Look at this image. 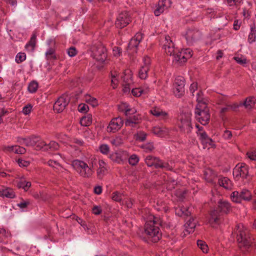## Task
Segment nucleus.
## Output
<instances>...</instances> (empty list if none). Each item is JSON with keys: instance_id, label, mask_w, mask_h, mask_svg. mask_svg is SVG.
Listing matches in <instances>:
<instances>
[{"instance_id": "1", "label": "nucleus", "mask_w": 256, "mask_h": 256, "mask_svg": "<svg viewBox=\"0 0 256 256\" xmlns=\"http://www.w3.org/2000/svg\"><path fill=\"white\" fill-rule=\"evenodd\" d=\"M163 221L160 216H150L144 225V234L148 240L157 242L162 238L159 226H163Z\"/></svg>"}, {"instance_id": "2", "label": "nucleus", "mask_w": 256, "mask_h": 256, "mask_svg": "<svg viewBox=\"0 0 256 256\" xmlns=\"http://www.w3.org/2000/svg\"><path fill=\"white\" fill-rule=\"evenodd\" d=\"M234 232L236 234L238 247L240 248L248 249L252 246V240L248 230L242 224H239L236 226Z\"/></svg>"}, {"instance_id": "3", "label": "nucleus", "mask_w": 256, "mask_h": 256, "mask_svg": "<svg viewBox=\"0 0 256 256\" xmlns=\"http://www.w3.org/2000/svg\"><path fill=\"white\" fill-rule=\"evenodd\" d=\"M201 93L202 92L200 91L197 94L198 96L197 98L198 104L195 110V116L198 122L205 126L208 123L210 116L206 104L200 100L199 96Z\"/></svg>"}, {"instance_id": "4", "label": "nucleus", "mask_w": 256, "mask_h": 256, "mask_svg": "<svg viewBox=\"0 0 256 256\" xmlns=\"http://www.w3.org/2000/svg\"><path fill=\"white\" fill-rule=\"evenodd\" d=\"M231 210V206L228 201L220 200L218 202L216 210H212L210 213L209 223L211 224H219L220 222V212L227 214Z\"/></svg>"}, {"instance_id": "5", "label": "nucleus", "mask_w": 256, "mask_h": 256, "mask_svg": "<svg viewBox=\"0 0 256 256\" xmlns=\"http://www.w3.org/2000/svg\"><path fill=\"white\" fill-rule=\"evenodd\" d=\"M73 165L79 174L84 178H90L93 175L94 171L87 164L82 160H74Z\"/></svg>"}, {"instance_id": "6", "label": "nucleus", "mask_w": 256, "mask_h": 256, "mask_svg": "<svg viewBox=\"0 0 256 256\" xmlns=\"http://www.w3.org/2000/svg\"><path fill=\"white\" fill-rule=\"evenodd\" d=\"M92 56L96 60L103 62L107 57L106 50L104 46L99 44L94 46L92 48Z\"/></svg>"}, {"instance_id": "7", "label": "nucleus", "mask_w": 256, "mask_h": 256, "mask_svg": "<svg viewBox=\"0 0 256 256\" xmlns=\"http://www.w3.org/2000/svg\"><path fill=\"white\" fill-rule=\"evenodd\" d=\"M178 126L181 132L189 134L192 128L190 116L186 114H180L178 122Z\"/></svg>"}, {"instance_id": "8", "label": "nucleus", "mask_w": 256, "mask_h": 256, "mask_svg": "<svg viewBox=\"0 0 256 256\" xmlns=\"http://www.w3.org/2000/svg\"><path fill=\"white\" fill-rule=\"evenodd\" d=\"M252 198V194L248 190L243 189L240 192L234 191L231 194V198L234 202L240 203L242 200L250 201Z\"/></svg>"}, {"instance_id": "9", "label": "nucleus", "mask_w": 256, "mask_h": 256, "mask_svg": "<svg viewBox=\"0 0 256 256\" xmlns=\"http://www.w3.org/2000/svg\"><path fill=\"white\" fill-rule=\"evenodd\" d=\"M185 80L182 76H177L173 84L174 93L178 98H180L184 94Z\"/></svg>"}, {"instance_id": "10", "label": "nucleus", "mask_w": 256, "mask_h": 256, "mask_svg": "<svg viewBox=\"0 0 256 256\" xmlns=\"http://www.w3.org/2000/svg\"><path fill=\"white\" fill-rule=\"evenodd\" d=\"M70 101L68 96L63 94L60 96L54 104V110L59 113L62 112Z\"/></svg>"}, {"instance_id": "11", "label": "nucleus", "mask_w": 256, "mask_h": 256, "mask_svg": "<svg viewBox=\"0 0 256 256\" xmlns=\"http://www.w3.org/2000/svg\"><path fill=\"white\" fill-rule=\"evenodd\" d=\"M248 174V167L244 163L238 164L233 170V176L238 180L240 178H246Z\"/></svg>"}, {"instance_id": "12", "label": "nucleus", "mask_w": 256, "mask_h": 256, "mask_svg": "<svg viewBox=\"0 0 256 256\" xmlns=\"http://www.w3.org/2000/svg\"><path fill=\"white\" fill-rule=\"evenodd\" d=\"M130 22L131 18L128 12H123L118 14L115 24L116 28L122 29L128 26Z\"/></svg>"}, {"instance_id": "13", "label": "nucleus", "mask_w": 256, "mask_h": 256, "mask_svg": "<svg viewBox=\"0 0 256 256\" xmlns=\"http://www.w3.org/2000/svg\"><path fill=\"white\" fill-rule=\"evenodd\" d=\"M200 32L194 29L188 30L185 34V37L188 44L192 45L197 42L200 38Z\"/></svg>"}, {"instance_id": "14", "label": "nucleus", "mask_w": 256, "mask_h": 256, "mask_svg": "<svg viewBox=\"0 0 256 256\" xmlns=\"http://www.w3.org/2000/svg\"><path fill=\"white\" fill-rule=\"evenodd\" d=\"M123 124L124 121L122 118H113L107 127V130L109 132H115L122 128Z\"/></svg>"}, {"instance_id": "15", "label": "nucleus", "mask_w": 256, "mask_h": 256, "mask_svg": "<svg viewBox=\"0 0 256 256\" xmlns=\"http://www.w3.org/2000/svg\"><path fill=\"white\" fill-rule=\"evenodd\" d=\"M143 36L144 34L141 32L136 33L134 37L132 38L129 42L128 46V49L133 50L134 52H136L138 46L142 40Z\"/></svg>"}, {"instance_id": "16", "label": "nucleus", "mask_w": 256, "mask_h": 256, "mask_svg": "<svg viewBox=\"0 0 256 256\" xmlns=\"http://www.w3.org/2000/svg\"><path fill=\"white\" fill-rule=\"evenodd\" d=\"M21 140L24 142L26 146H34L35 149L37 150H42L44 151V147L46 146V143L42 140L36 141L34 140H28L25 138H19L18 141L21 142Z\"/></svg>"}, {"instance_id": "17", "label": "nucleus", "mask_w": 256, "mask_h": 256, "mask_svg": "<svg viewBox=\"0 0 256 256\" xmlns=\"http://www.w3.org/2000/svg\"><path fill=\"white\" fill-rule=\"evenodd\" d=\"M171 2L170 0H159L158 7L154 10V14L156 16H158L164 12V10L170 6Z\"/></svg>"}, {"instance_id": "18", "label": "nucleus", "mask_w": 256, "mask_h": 256, "mask_svg": "<svg viewBox=\"0 0 256 256\" xmlns=\"http://www.w3.org/2000/svg\"><path fill=\"white\" fill-rule=\"evenodd\" d=\"M150 112L154 116L158 118L160 120H166L168 118V115L167 112L163 111L158 108H153L150 110Z\"/></svg>"}, {"instance_id": "19", "label": "nucleus", "mask_w": 256, "mask_h": 256, "mask_svg": "<svg viewBox=\"0 0 256 256\" xmlns=\"http://www.w3.org/2000/svg\"><path fill=\"white\" fill-rule=\"evenodd\" d=\"M124 153L121 151H118L112 153L110 156V158L114 162L118 164H122L124 162L123 158Z\"/></svg>"}, {"instance_id": "20", "label": "nucleus", "mask_w": 256, "mask_h": 256, "mask_svg": "<svg viewBox=\"0 0 256 256\" xmlns=\"http://www.w3.org/2000/svg\"><path fill=\"white\" fill-rule=\"evenodd\" d=\"M218 183L220 186L227 190L231 189L232 186L231 180L227 177L219 178Z\"/></svg>"}, {"instance_id": "21", "label": "nucleus", "mask_w": 256, "mask_h": 256, "mask_svg": "<svg viewBox=\"0 0 256 256\" xmlns=\"http://www.w3.org/2000/svg\"><path fill=\"white\" fill-rule=\"evenodd\" d=\"M0 196L9 198H14L16 197V194L12 188H6L1 189Z\"/></svg>"}, {"instance_id": "22", "label": "nucleus", "mask_w": 256, "mask_h": 256, "mask_svg": "<svg viewBox=\"0 0 256 256\" xmlns=\"http://www.w3.org/2000/svg\"><path fill=\"white\" fill-rule=\"evenodd\" d=\"M152 131L154 134L160 137H164L168 134V129L165 127L154 126Z\"/></svg>"}, {"instance_id": "23", "label": "nucleus", "mask_w": 256, "mask_h": 256, "mask_svg": "<svg viewBox=\"0 0 256 256\" xmlns=\"http://www.w3.org/2000/svg\"><path fill=\"white\" fill-rule=\"evenodd\" d=\"M196 220L194 218H190L185 224L186 231L188 233L192 232L194 231V228L196 226Z\"/></svg>"}, {"instance_id": "24", "label": "nucleus", "mask_w": 256, "mask_h": 256, "mask_svg": "<svg viewBox=\"0 0 256 256\" xmlns=\"http://www.w3.org/2000/svg\"><path fill=\"white\" fill-rule=\"evenodd\" d=\"M239 108V105L236 103L232 104H226V106L221 108L220 113L222 115H224L226 112L230 110L236 111Z\"/></svg>"}, {"instance_id": "25", "label": "nucleus", "mask_w": 256, "mask_h": 256, "mask_svg": "<svg viewBox=\"0 0 256 256\" xmlns=\"http://www.w3.org/2000/svg\"><path fill=\"white\" fill-rule=\"evenodd\" d=\"M141 118L140 115L136 114L133 116H130L125 121V125H130V124H138L140 122Z\"/></svg>"}, {"instance_id": "26", "label": "nucleus", "mask_w": 256, "mask_h": 256, "mask_svg": "<svg viewBox=\"0 0 256 256\" xmlns=\"http://www.w3.org/2000/svg\"><path fill=\"white\" fill-rule=\"evenodd\" d=\"M173 56L174 60L180 64H182L186 62L184 53L182 50L180 52H178L177 53L174 54Z\"/></svg>"}, {"instance_id": "27", "label": "nucleus", "mask_w": 256, "mask_h": 256, "mask_svg": "<svg viewBox=\"0 0 256 256\" xmlns=\"http://www.w3.org/2000/svg\"><path fill=\"white\" fill-rule=\"evenodd\" d=\"M36 35L35 33H34L31 38L28 44L25 46V48L28 50L32 51L34 49L36 44Z\"/></svg>"}, {"instance_id": "28", "label": "nucleus", "mask_w": 256, "mask_h": 256, "mask_svg": "<svg viewBox=\"0 0 256 256\" xmlns=\"http://www.w3.org/2000/svg\"><path fill=\"white\" fill-rule=\"evenodd\" d=\"M204 179L208 182H212L215 177V174L213 170L208 168L204 170Z\"/></svg>"}, {"instance_id": "29", "label": "nucleus", "mask_w": 256, "mask_h": 256, "mask_svg": "<svg viewBox=\"0 0 256 256\" xmlns=\"http://www.w3.org/2000/svg\"><path fill=\"white\" fill-rule=\"evenodd\" d=\"M92 115L88 114L81 118L80 124L82 126H88L92 124Z\"/></svg>"}, {"instance_id": "30", "label": "nucleus", "mask_w": 256, "mask_h": 256, "mask_svg": "<svg viewBox=\"0 0 256 256\" xmlns=\"http://www.w3.org/2000/svg\"><path fill=\"white\" fill-rule=\"evenodd\" d=\"M6 148L8 151L14 152L15 153L18 154H24L26 152L25 148L20 146H8Z\"/></svg>"}, {"instance_id": "31", "label": "nucleus", "mask_w": 256, "mask_h": 256, "mask_svg": "<svg viewBox=\"0 0 256 256\" xmlns=\"http://www.w3.org/2000/svg\"><path fill=\"white\" fill-rule=\"evenodd\" d=\"M60 148L58 144L54 141H51L48 144H46L44 147V151H54L58 150Z\"/></svg>"}, {"instance_id": "32", "label": "nucleus", "mask_w": 256, "mask_h": 256, "mask_svg": "<svg viewBox=\"0 0 256 256\" xmlns=\"http://www.w3.org/2000/svg\"><path fill=\"white\" fill-rule=\"evenodd\" d=\"M150 70L147 66H142L138 72L139 77L141 79L145 80L148 76V72Z\"/></svg>"}, {"instance_id": "33", "label": "nucleus", "mask_w": 256, "mask_h": 256, "mask_svg": "<svg viewBox=\"0 0 256 256\" xmlns=\"http://www.w3.org/2000/svg\"><path fill=\"white\" fill-rule=\"evenodd\" d=\"M31 186L30 182H26L24 180H21L17 184V187L19 188H22L25 191H27Z\"/></svg>"}, {"instance_id": "34", "label": "nucleus", "mask_w": 256, "mask_h": 256, "mask_svg": "<svg viewBox=\"0 0 256 256\" xmlns=\"http://www.w3.org/2000/svg\"><path fill=\"white\" fill-rule=\"evenodd\" d=\"M254 98L252 97L246 98L244 102L240 104V106H244L246 108H250L252 107V104H254Z\"/></svg>"}, {"instance_id": "35", "label": "nucleus", "mask_w": 256, "mask_h": 256, "mask_svg": "<svg viewBox=\"0 0 256 256\" xmlns=\"http://www.w3.org/2000/svg\"><path fill=\"white\" fill-rule=\"evenodd\" d=\"M140 148L144 150L146 152H152L154 149V146L153 142H148L142 144Z\"/></svg>"}, {"instance_id": "36", "label": "nucleus", "mask_w": 256, "mask_h": 256, "mask_svg": "<svg viewBox=\"0 0 256 256\" xmlns=\"http://www.w3.org/2000/svg\"><path fill=\"white\" fill-rule=\"evenodd\" d=\"M146 136L147 134L143 131H139L134 135L136 140L140 142L144 141Z\"/></svg>"}, {"instance_id": "37", "label": "nucleus", "mask_w": 256, "mask_h": 256, "mask_svg": "<svg viewBox=\"0 0 256 256\" xmlns=\"http://www.w3.org/2000/svg\"><path fill=\"white\" fill-rule=\"evenodd\" d=\"M156 160L157 157L148 156L145 158V162L148 166L150 167L153 166Z\"/></svg>"}, {"instance_id": "38", "label": "nucleus", "mask_w": 256, "mask_h": 256, "mask_svg": "<svg viewBox=\"0 0 256 256\" xmlns=\"http://www.w3.org/2000/svg\"><path fill=\"white\" fill-rule=\"evenodd\" d=\"M201 142L204 145V148H209L210 147H212L214 146L212 139L209 137H208L206 140H202Z\"/></svg>"}, {"instance_id": "39", "label": "nucleus", "mask_w": 256, "mask_h": 256, "mask_svg": "<svg viewBox=\"0 0 256 256\" xmlns=\"http://www.w3.org/2000/svg\"><path fill=\"white\" fill-rule=\"evenodd\" d=\"M197 245L202 250L204 253H207L208 252V246L204 241L198 240Z\"/></svg>"}, {"instance_id": "40", "label": "nucleus", "mask_w": 256, "mask_h": 256, "mask_svg": "<svg viewBox=\"0 0 256 256\" xmlns=\"http://www.w3.org/2000/svg\"><path fill=\"white\" fill-rule=\"evenodd\" d=\"M38 88V83L34 80L31 82L28 86V90L30 92H35Z\"/></svg>"}, {"instance_id": "41", "label": "nucleus", "mask_w": 256, "mask_h": 256, "mask_svg": "<svg viewBox=\"0 0 256 256\" xmlns=\"http://www.w3.org/2000/svg\"><path fill=\"white\" fill-rule=\"evenodd\" d=\"M162 48H164L169 47V46H174V44L171 40L170 36L168 35L166 36L164 38V40L163 42Z\"/></svg>"}, {"instance_id": "42", "label": "nucleus", "mask_w": 256, "mask_h": 256, "mask_svg": "<svg viewBox=\"0 0 256 256\" xmlns=\"http://www.w3.org/2000/svg\"><path fill=\"white\" fill-rule=\"evenodd\" d=\"M54 50L52 48H49L46 52V56L48 60H56V57L54 54Z\"/></svg>"}, {"instance_id": "43", "label": "nucleus", "mask_w": 256, "mask_h": 256, "mask_svg": "<svg viewBox=\"0 0 256 256\" xmlns=\"http://www.w3.org/2000/svg\"><path fill=\"white\" fill-rule=\"evenodd\" d=\"M139 161V158L136 154H132L129 158L128 162L132 166H136Z\"/></svg>"}, {"instance_id": "44", "label": "nucleus", "mask_w": 256, "mask_h": 256, "mask_svg": "<svg viewBox=\"0 0 256 256\" xmlns=\"http://www.w3.org/2000/svg\"><path fill=\"white\" fill-rule=\"evenodd\" d=\"M26 59V55L24 52L18 53L16 57V61L18 64H20Z\"/></svg>"}, {"instance_id": "45", "label": "nucleus", "mask_w": 256, "mask_h": 256, "mask_svg": "<svg viewBox=\"0 0 256 256\" xmlns=\"http://www.w3.org/2000/svg\"><path fill=\"white\" fill-rule=\"evenodd\" d=\"M226 1L230 6H238L242 2V0H226Z\"/></svg>"}, {"instance_id": "46", "label": "nucleus", "mask_w": 256, "mask_h": 256, "mask_svg": "<svg viewBox=\"0 0 256 256\" xmlns=\"http://www.w3.org/2000/svg\"><path fill=\"white\" fill-rule=\"evenodd\" d=\"M106 171V168H98L96 172L98 178V179H102L104 176Z\"/></svg>"}, {"instance_id": "47", "label": "nucleus", "mask_w": 256, "mask_h": 256, "mask_svg": "<svg viewBox=\"0 0 256 256\" xmlns=\"http://www.w3.org/2000/svg\"><path fill=\"white\" fill-rule=\"evenodd\" d=\"M32 196L35 199L38 200H44L46 198L44 193L42 192H34Z\"/></svg>"}, {"instance_id": "48", "label": "nucleus", "mask_w": 256, "mask_h": 256, "mask_svg": "<svg viewBox=\"0 0 256 256\" xmlns=\"http://www.w3.org/2000/svg\"><path fill=\"white\" fill-rule=\"evenodd\" d=\"M110 142L114 146H119L122 143V140L121 138L117 136L110 140Z\"/></svg>"}, {"instance_id": "49", "label": "nucleus", "mask_w": 256, "mask_h": 256, "mask_svg": "<svg viewBox=\"0 0 256 256\" xmlns=\"http://www.w3.org/2000/svg\"><path fill=\"white\" fill-rule=\"evenodd\" d=\"M168 55L174 56L175 54L174 46H169L168 48H164Z\"/></svg>"}, {"instance_id": "50", "label": "nucleus", "mask_w": 256, "mask_h": 256, "mask_svg": "<svg viewBox=\"0 0 256 256\" xmlns=\"http://www.w3.org/2000/svg\"><path fill=\"white\" fill-rule=\"evenodd\" d=\"M100 150L103 154H108L110 150V148L108 145L106 144H102L100 146Z\"/></svg>"}, {"instance_id": "51", "label": "nucleus", "mask_w": 256, "mask_h": 256, "mask_svg": "<svg viewBox=\"0 0 256 256\" xmlns=\"http://www.w3.org/2000/svg\"><path fill=\"white\" fill-rule=\"evenodd\" d=\"M112 199L116 201V202H120L122 200L121 194L118 192H113Z\"/></svg>"}, {"instance_id": "52", "label": "nucleus", "mask_w": 256, "mask_h": 256, "mask_svg": "<svg viewBox=\"0 0 256 256\" xmlns=\"http://www.w3.org/2000/svg\"><path fill=\"white\" fill-rule=\"evenodd\" d=\"M88 110V106L84 104H81L78 106V111L80 112H86Z\"/></svg>"}, {"instance_id": "53", "label": "nucleus", "mask_w": 256, "mask_h": 256, "mask_svg": "<svg viewBox=\"0 0 256 256\" xmlns=\"http://www.w3.org/2000/svg\"><path fill=\"white\" fill-rule=\"evenodd\" d=\"M143 90L140 88H132V94L136 96H140Z\"/></svg>"}, {"instance_id": "54", "label": "nucleus", "mask_w": 256, "mask_h": 256, "mask_svg": "<svg viewBox=\"0 0 256 256\" xmlns=\"http://www.w3.org/2000/svg\"><path fill=\"white\" fill-rule=\"evenodd\" d=\"M182 50L184 53V56L186 58V61L188 59L190 58L192 56V52L190 49L187 48V49L184 50Z\"/></svg>"}, {"instance_id": "55", "label": "nucleus", "mask_w": 256, "mask_h": 256, "mask_svg": "<svg viewBox=\"0 0 256 256\" xmlns=\"http://www.w3.org/2000/svg\"><path fill=\"white\" fill-rule=\"evenodd\" d=\"M92 213L96 215H98L102 212V208L100 206H95L92 208Z\"/></svg>"}, {"instance_id": "56", "label": "nucleus", "mask_w": 256, "mask_h": 256, "mask_svg": "<svg viewBox=\"0 0 256 256\" xmlns=\"http://www.w3.org/2000/svg\"><path fill=\"white\" fill-rule=\"evenodd\" d=\"M77 50L74 47H70L68 50V54L69 56L72 57L76 54Z\"/></svg>"}, {"instance_id": "57", "label": "nucleus", "mask_w": 256, "mask_h": 256, "mask_svg": "<svg viewBox=\"0 0 256 256\" xmlns=\"http://www.w3.org/2000/svg\"><path fill=\"white\" fill-rule=\"evenodd\" d=\"M32 109V106L30 104H28L24 107L22 112L24 114H29Z\"/></svg>"}, {"instance_id": "58", "label": "nucleus", "mask_w": 256, "mask_h": 256, "mask_svg": "<svg viewBox=\"0 0 256 256\" xmlns=\"http://www.w3.org/2000/svg\"><path fill=\"white\" fill-rule=\"evenodd\" d=\"M246 156L251 160H256V152H250L246 153Z\"/></svg>"}, {"instance_id": "59", "label": "nucleus", "mask_w": 256, "mask_h": 256, "mask_svg": "<svg viewBox=\"0 0 256 256\" xmlns=\"http://www.w3.org/2000/svg\"><path fill=\"white\" fill-rule=\"evenodd\" d=\"M161 168H164L166 170L172 171L173 170V168L172 166H170L168 163L162 162V166Z\"/></svg>"}, {"instance_id": "60", "label": "nucleus", "mask_w": 256, "mask_h": 256, "mask_svg": "<svg viewBox=\"0 0 256 256\" xmlns=\"http://www.w3.org/2000/svg\"><path fill=\"white\" fill-rule=\"evenodd\" d=\"M113 52L114 56H120L122 54V48L118 46H114L113 48Z\"/></svg>"}, {"instance_id": "61", "label": "nucleus", "mask_w": 256, "mask_h": 256, "mask_svg": "<svg viewBox=\"0 0 256 256\" xmlns=\"http://www.w3.org/2000/svg\"><path fill=\"white\" fill-rule=\"evenodd\" d=\"M197 134L200 136V140H201V142L206 140L208 137L204 131H202V132H198Z\"/></svg>"}, {"instance_id": "62", "label": "nucleus", "mask_w": 256, "mask_h": 256, "mask_svg": "<svg viewBox=\"0 0 256 256\" xmlns=\"http://www.w3.org/2000/svg\"><path fill=\"white\" fill-rule=\"evenodd\" d=\"M87 102H90L93 107L98 105V101L96 98L89 96V98L87 100Z\"/></svg>"}, {"instance_id": "63", "label": "nucleus", "mask_w": 256, "mask_h": 256, "mask_svg": "<svg viewBox=\"0 0 256 256\" xmlns=\"http://www.w3.org/2000/svg\"><path fill=\"white\" fill-rule=\"evenodd\" d=\"M162 162L163 161L162 160H160L157 157V160H156V162H154L153 166H154L156 168H161L162 164Z\"/></svg>"}, {"instance_id": "64", "label": "nucleus", "mask_w": 256, "mask_h": 256, "mask_svg": "<svg viewBox=\"0 0 256 256\" xmlns=\"http://www.w3.org/2000/svg\"><path fill=\"white\" fill-rule=\"evenodd\" d=\"M224 138L228 140H230L231 139L232 137V133L230 131L228 130H226L224 132V134H223Z\"/></svg>"}]
</instances>
